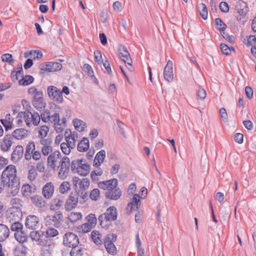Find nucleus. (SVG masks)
<instances>
[{
	"mask_svg": "<svg viewBox=\"0 0 256 256\" xmlns=\"http://www.w3.org/2000/svg\"><path fill=\"white\" fill-rule=\"evenodd\" d=\"M2 188L8 189V192L14 196L19 192L20 179L16 175V169L14 166L9 165L4 170L0 178Z\"/></svg>",
	"mask_w": 256,
	"mask_h": 256,
	"instance_id": "f257e3e1",
	"label": "nucleus"
},
{
	"mask_svg": "<svg viewBox=\"0 0 256 256\" xmlns=\"http://www.w3.org/2000/svg\"><path fill=\"white\" fill-rule=\"evenodd\" d=\"M118 211L114 206L108 208L104 213L100 215L98 218L101 226L105 229H108L111 225L112 221L117 219Z\"/></svg>",
	"mask_w": 256,
	"mask_h": 256,
	"instance_id": "f03ea898",
	"label": "nucleus"
},
{
	"mask_svg": "<svg viewBox=\"0 0 256 256\" xmlns=\"http://www.w3.org/2000/svg\"><path fill=\"white\" fill-rule=\"evenodd\" d=\"M70 168L72 172L85 176L90 172V166L86 160L77 159L72 162Z\"/></svg>",
	"mask_w": 256,
	"mask_h": 256,
	"instance_id": "7ed1b4c3",
	"label": "nucleus"
},
{
	"mask_svg": "<svg viewBox=\"0 0 256 256\" xmlns=\"http://www.w3.org/2000/svg\"><path fill=\"white\" fill-rule=\"evenodd\" d=\"M62 160L63 157H62L60 152L59 150H54L48 157V166L53 170L57 171L58 170Z\"/></svg>",
	"mask_w": 256,
	"mask_h": 256,
	"instance_id": "20e7f679",
	"label": "nucleus"
},
{
	"mask_svg": "<svg viewBox=\"0 0 256 256\" xmlns=\"http://www.w3.org/2000/svg\"><path fill=\"white\" fill-rule=\"evenodd\" d=\"M63 220V216L60 211L56 212L54 215L47 216L45 219L46 226L60 228Z\"/></svg>",
	"mask_w": 256,
	"mask_h": 256,
	"instance_id": "39448f33",
	"label": "nucleus"
},
{
	"mask_svg": "<svg viewBox=\"0 0 256 256\" xmlns=\"http://www.w3.org/2000/svg\"><path fill=\"white\" fill-rule=\"evenodd\" d=\"M47 92L48 96L53 101L58 104H62L63 102L62 92L57 87L50 86L48 87Z\"/></svg>",
	"mask_w": 256,
	"mask_h": 256,
	"instance_id": "423d86ee",
	"label": "nucleus"
},
{
	"mask_svg": "<svg viewBox=\"0 0 256 256\" xmlns=\"http://www.w3.org/2000/svg\"><path fill=\"white\" fill-rule=\"evenodd\" d=\"M116 239V236L114 234H108L104 239V245L107 252L112 255L116 254V248L114 244Z\"/></svg>",
	"mask_w": 256,
	"mask_h": 256,
	"instance_id": "0eeeda50",
	"label": "nucleus"
},
{
	"mask_svg": "<svg viewBox=\"0 0 256 256\" xmlns=\"http://www.w3.org/2000/svg\"><path fill=\"white\" fill-rule=\"evenodd\" d=\"M70 166V158L66 156H63V160L58 169V177L59 178L64 180L66 178L68 174Z\"/></svg>",
	"mask_w": 256,
	"mask_h": 256,
	"instance_id": "6e6552de",
	"label": "nucleus"
},
{
	"mask_svg": "<svg viewBox=\"0 0 256 256\" xmlns=\"http://www.w3.org/2000/svg\"><path fill=\"white\" fill-rule=\"evenodd\" d=\"M118 52L120 58L126 64L128 68L132 71V60L126 48L124 46L120 45L118 46Z\"/></svg>",
	"mask_w": 256,
	"mask_h": 256,
	"instance_id": "1a4fd4ad",
	"label": "nucleus"
},
{
	"mask_svg": "<svg viewBox=\"0 0 256 256\" xmlns=\"http://www.w3.org/2000/svg\"><path fill=\"white\" fill-rule=\"evenodd\" d=\"M63 244L64 246L72 248L79 244V238L76 234L68 232L63 236Z\"/></svg>",
	"mask_w": 256,
	"mask_h": 256,
	"instance_id": "9d476101",
	"label": "nucleus"
},
{
	"mask_svg": "<svg viewBox=\"0 0 256 256\" xmlns=\"http://www.w3.org/2000/svg\"><path fill=\"white\" fill-rule=\"evenodd\" d=\"M41 119L44 122L56 124L60 122V114L58 112H51L48 110L44 111L41 113Z\"/></svg>",
	"mask_w": 256,
	"mask_h": 256,
	"instance_id": "9b49d317",
	"label": "nucleus"
},
{
	"mask_svg": "<svg viewBox=\"0 0 256 256\" xmlns=\"http://www.w3.org/2000/svg\"><path fill=\"white\" fill-rule=\"evenodd\" d=\"M78 202V194L76 192H72L64 204L66 211H70L76 208Z\"/></svg>",
	"mask_w": 256,
	"mask_h": 256,
	"instance_id": "f8f14e48",
	"label": "nucleus"
},
{
	"mask_svg": "<svg viewBox=\"0 0 256 256\" xmlns=\"http://www.w3.org/2000/svg\"><path fill=\"white\" fill-rule=\"evenodd\" d=\"M25 225L27 228L30 229L38 228L40 225V219L35 215L30 214L26 219Z\"/></svg>",
	"mask_w": 256,
	"mask_h": 256,
	"instance_id": "ddd939ff",
	"label": "nucleus"
},
{
	"mask_svg": "<svg viewBox=\"0 0 256 256\" xmlns=\"http://www.w3.org/2000/svg\"><path fill=\"white\" fill-rule=\"evenodd\" d=\"M32 104L34 108L38 110H40L44 107L45 103L44 102L43 92L42 91L36 92L33 96Z\"/></svg>",
	"mask_w": 256,
	"mask_h": 256,
	"instance_id": "4468645a",
	"label": "nucleus"
},
{
	"mask_svg": "<svg viewBox=\"0 0 256 256\" xmlns=\"http://www.w3.org/2000/svg\"><path fill=\"white\" fill-rule=\"evenodd\" d=\"M52 143V141L50 138L40 140V144L42 145V152L44 156H47L52 152H53L52 148L51 146Z\"/></svg>",
	"mask_w": 256,
	"mask_h": 256,
	"instance_id": "2eb2a0df",
	"label": "nucleus"
},
{
	"mask_svg": "<svg viewBox=\"0 0 256 256\" xmlns=\"http://www.w3.org/2000/svg\"><path fill=\"white\" fill-rule=\"evenodd\" d=\"M54 191V184L50 182H46L42 187V194L46 199H50L52 196Z\"/></svg>",
	"mask_w": 256,
	"mask_h": 256,
	"instance_id": "dca6fc26",
	"label": "nucleus"
},
{
	"mask_svg": "<svg viewBox=\"0 0 256 256\" xmlns=\"http://www.w3.org/2000/svg\"><path fill=\"white\" fill-rule=\"evenodd\" d=\"M164 77L166 80L170 82L173 80L174 73L172 70V62L169 60L164 70Z\"/></svg>",
	"mask_w": 256,
	"mask_h": 256,
	"instance_id": "f3484780",
	"label": "nucleus"
},
{
	"mask_svg": "<svg viewBox=\"0 0 256 256\" xmlns=\"http://www.w3.org/2000/svg\"><path fill=\"white\" fill-rule=\"evenodd\" d=\"M62 65L58 62H48L46 64H43L40 66V69L42 70L50 72L58 71L62 69Z\"/></svg>",
	"mask_w": 256,
	"mask_h": 256,
	"instance_id": "a211bd4d",
	"label": "nucleus"
},
{
	"mask_svg": "<svg viewBox=\"0 0 256 256\" xmlns=\"http://www.w3.org/2000/svg\"><path fill=\"white\" fill-rule=\"evenodd\" d=\"M118 184V180L116 178H113L108 180L100 182L98 183V186L104 190H110V189L115 188L117 186Z\"/></svg>",
	"mask_w": 256,
	"mask_h": 256,
	"instance_id": "6ab92c4d",
	"label": "nucleus"
},
{
	"mask_svg": "<svg viewBox=\"0 0 256 256\" xmlns=\"http://www.w3.org/2000/svg\"><path fill=\"white\" fill-rule=\"evenodd\" d=\"M236 8L237 12L242 18H244L248 12V7L247 3L242 0H239L236 2Z\"/></svg>",
	"mask_w": 256,
	"mask_h": 256,
	"instance_id": "aec40b11",
	"label": "nucleus"
},
{
	"mask_svg": "<svg viewBox=\"0 0 256 256\" xmlns=\"http://www.w3.org/2000/svg\"><path fill=\"white\" fill-rule=\"evenodd\" d=\"M73 182L76 187H79L80 190H86L90 186V182L87 178L80 179L75 177L73 178Z\"/></svg>",
	"mask_w": 256,
	"mask_h": 256,
	"instance_id": "412c9836",
	"label": "nucleus"
},
{
	"mask_svg": "<svg viewBox=\"0 0 256 256\" xmlns=\"http://www.w3.org/2000/svg\"><path fill=\"white\" fill-rule=\"evenodd\" d=\"M24 154V148L22 146H17L11 156V160L14 163L18 162Z\"/></svg>",
	"mask_w": 256,
	"mask_h": 256,
	"instance_id": "4be33fe9",
	"label": "nucleus"
},
{
	"mask_svg": "<svg viewBox=\"0 0 256 256\" xmlns=\"http://www.w3.org/2000/svg\"><path fill=\"white\" fill-rule=\"evenodd\" d=\"M140 206V196L138 194L134 195L133 198L130 202L128 204L126 209L128 210H130V212L132 210H137Z\"/></svg>",
	"mask_w": 256,
	"mask_h": 256,
	"instance_id": "5701e85b",
	"label": "nucleus"
},
{
	"mask_svg": "<svg viewBox=\"0 0 256 256\" xmlns=\"http://www.w3.org/2000/svg\"><path fill=\"white\" fill-rule=\"evenodd\" d=\"M105 196L106 198L113 200H117L120 198L122 192L119 188L116 186L115 188H112L110 190L106 192Z\"/></svg>",
	"mask_w": 256,
	"mask_h": 256,
	"instance_id": "b1692460",
	"label": "nucleus"
},
{
	"mask_svg": "<svg viewBox=\"0 0 256 256\" xmlns=\"http://www.w3.org/2000/svg\"><path fill=\"white\" fill-rule=\"evenodd\" d=\"M12 138L10 134H6L4 136L0 144V149L2 152H8L10 150L12 145Z\"/></svg>",
	"mask_w": 256,
	"mask_h": 256,
	"instance_id": "393cba45",
	"label": "nucleus"
},
{
	"mask_svg": "<svg viewBox=\"0 0 256 256\" xmlns=\"http://www.w3.org/2000/svg\"><path fill=\"white\" fill-rule=\"evenodd\" d=\"M30 200L32 203L37 208L44 209L46 207V202L40 196L34 195L31 197Z\"/></svg>",
	"mask_w": 256,
	"mask_h": 256,
	"instance_id": "a878e982",
	"label": "nucleus"
},
{
	"mask_svg": "<svg viewBox=\"0 0 256 256\" xmlns=\"http://www.w3.org/2000/svg\"><path fill=\"white\" fill-rule=\"evenodd\" d=\"M38 244L42 246V248H52L54 246L53 240L47 238L42 234V238L38 243Z\"/></svg>",
	"mask_w": 256,
	"mask_h": 256,
	"instance_id": "bb28decb",
	"label": "nucleus"
},
{
	"mask_svg": "<svg viewBox=\"0 0 256 256\" xmlns=\"http://www.w3.org/2000/svg\"><path fill=\"white\" fill-rule=\"evenodd\" d=\"M106 158V152L104 150H101L98 152L94 158V166L98 168L102 164Z\"/></svg>",
	"mask_w": 256,
	"mask_h": 256,
	"instance_id": "cd10ccee",
	"label": "nucleus"
},
{
	"mask_svg": "<svg viewBox=\"0 0 256 256\" xmlns=\"http://www.w3.org/2000/svg\"><path fill=\"white\" fill-rule=\"evenodd\" d=\"M64 204V200L60 197H56L51 202L50 209L52 210H59Z\"/></svg>",
	"mask_w": 256,
	"mask_h": 256,
	"instance_id": "c85d7f7f",
	"label": "nucleus"
},
{
	"mask_svg": "<svg viewBox=\"0 0 256 256\" xmlns=\"http://www.w3.org/2000/svg\"><path fill=\"white\" fill-rule=\"evenodd\" d=\"M65 140L66 142L65 144L68 146L71 150L74 148L76 146V142L74 140V138H71L70 136V129H66L65 133Z\"/></svg>",
	"mask_w": 256,
	"mask_h": 256,
	"instance_id": "c756f323",
	"label": "nucleus"
},
{
	"mask_svg": "<svg viewBox=\"0 0 256 256\" xmlns=\"http://www.w3.org/2000/svg\"><path fill=\"white\" fill-rule=\"evenodd\" d=\"M22 116H24V118L26 126L30 127L32 126V113L28 110L24 112H20L18 114V118H22Z\"/></svg>",
	"mask_w": 256,
	"mask_h": 256,
	"instance_id": "7c9ffc66",
	"label": "nucleus"
},
{
	"mask_svg": "<svg viewBox=\"0 0 256 256\" xmlns=\"http://www.w3.org/2000/svg\"><path fill=\"white\" fill-rule=\"evenodd\" d=\"M27 132L28 131L24 128H18L14 131L12 136L16 140H22L27 136Z\"/></svg>",
	"mask_w": 256,
	"mask_h": 256,
	"instance_id": "2f4dec72",
	"label": "nucleus"
},
{
	"mask_svg": "<svg viewBox=\"0 0 256 256\" xmlns=\"http://www.w3.org/2000/svg\"><path fill=\"white\" fill-rule=\"evenodd\" d=\"M23 201L17 198H12L10 201V204L12 206V210H21L20 208L23 206Z\"/></svg>",
	"mask_w": 256,
	"mask_h": 256,
	"instance_id": "473e14b6",
	"label": "nucleus"
},
{
	"mask_svg": "<svg viewBox=\"0 0 256 256\" xmlns=\"http://www.w3.org/2000/svg\"><path fill=\"white\" fill-rule=\"evenodd\" d=\"M34 150L35 144L34 142H30L27 144L24 154V158L26 160H29L31 159L32 154Z\"/></svg>",
	"mask_w": 256,
	"mask_h": 256,
	"instance_id": "72a5a7b5",
	"label": "nucleus"
},
{
	"mask_svg": "<svg viewBox=\"0 0 256 256\" xmlns=\"http://www.w3.org/2000/svg\"><path fill=\"white\" fill-rule=\"evenodd\" d=\"M10 230L8 227L4 224H0V240H5L9 236Z\"/></svg>",
	"mask_w": 256,
	"mask_h": 256,
	"instance_id": "f704fd0d",
	"label": "nucleus"
},
{
	"mask_svg": "<svg viewBox=\"0 0 256 256\" xmlns=\"http://www.w3.org/2000/svg\"><path fill=\"white\" fill-rule=\"evenodd\" d=\"M84 252V248L82 244H78L76 246L72 247L70 252V256H82Z\"/></svg>",
	"mask_w": 256,
	"mask_h": 256,
	"instance_id": "c9c22d12",
	"label": "nucleus"
},
{
	"mask_svg": "<svg viewBox=\"0 0 256 256\" xmlns=\"http://www.w3.org/2000/svg\"><path fill=\"white\" fill-rule=\"evenodd\" d=\"M89 141L86 138H84L78 144V150L79 152H86L89 148Z\"/></svg>",
	"mask_w": 256,
	"mask_h": 256,
	"instance_id": "e433bc0d",
	"label": "nucleus"
},
{
	"mask_svg": "<svg viewBox=\"0 0 256 256\" xmlns=\"http://www.w3.org/2000/svg\"><path fill=\"white\" fill-rule=\"evenodd\" d=\"M26 254L27 248L22 245L16 246L14 250V256H26Z\"/></svg>",
	"mask_w": 256,
	"mask_h": 256,
	"instance_id": "4c0bfd02",
	"label": "nucleus"
},
{
	"mask_svg": "<svg viewBox=\"0 0 256 256\" xmlns=\"http://www.w3.org/2000/svg\"><path fill=\"white\" fill-rule=\"evenodd\" d=\"M91 238L94 242L97 245H102V234L97 230H93L91 232Z\"/></svg>",
	"mask_w": 256,
	"mask_h": 256,
	"instance_id": "58836bf2",
	"label": "nucleus"
},
{
	"mask_svg": "<svg viewBox=\"0 0 256 256\" xmlns=\"http://www.w3.org/2000/svg\"><path fill=\"white\" fill-rule=\"evenodd\" d=\"M38 138L40 140L46 139V136L48 132H49V127L46 125H43L38 128Z\"/></svg>",
	"mask_w": 256,
	"mask_h": 256,
	"instance_id": "ea45409f",
	"label": "nucleus"
},
{
	"mask_svg": "<svg viewBox=\"0 0 256 256\" xmlns=\"http://www.w3.org/2000/svg\"><path fill=\"white\" fill-rule=\"evenodd\" d=\"M68 218L71 223H75L82 218V214L80 212H71L68 216Z\"/></svg>",
	"mask_w": 256,
	"mask_h": 256,
	"instance_id": "a19ab883",
	"label": "nucleus"
},
{
	"mask_svg": "<svg viewBox=\"0 0 256 256\" xmlns=\"http://www.w3.org/2000/svg\"><path fill=\"white\" fill-rule=\"evenodd\" d=\"M45 236L51 239L52 238L56 236L58 234V231L52 226H48L46 230L42 233Z\"/></svg>",
	"mask_w": 256,
	"mask_h": 256,
	"instance_id": "79ce46f5",
	"label": "nucleus"
},
{
	"mask_svg": "<svg viewBox=\"0 0 256 256\" xmlns=\"http://www.w3.org/2000/svg\"><path fill=\"white\" fill-rule=\"evenodd\" d=\"M198 8L201 17L204 20L208 18V10L206 5L201 3L198 6Z\"/></svg>",
	"mask_w": 256,
	"mask_h": 256,
	"instance_id": "37998d69",
	"label": "nucleus"
},
{
	"mask_svg": "<svg viewBox=\"0 0 256 256\" xmlns=\"http://www.w3.org/2000/svg\"><path fill=\"white\" fill-rule=\"evenodd\" d=\"M34 78L30 75H26L24 77L22 76V78L18 81L20 85L28 86L34 82Z\"/></svg>",
	"mask_w": 256,
	"mask_h": 256,
	"instance_id": "c03bdc74",
	"label": "nucleus"
},
{
	"mask_svg": "<svg viewBox=\"0 0 256 256\" xmlns=\"http://www.w3.org/2000/svg\"><path fill=\"white\" fill-rule=\"evenodd\" d=\"M14 238L20 243H23L26 240V236L22 229L15 232Z\"/></svg>",
	"mask_w": 256,
	"mask_h": 256,
	"instance_id": "a18cd8bd",
	"label": "nucleus"
},
{
	"mask_svg": "<svg viewBox=\"0 0 256 256\" xmlns=\"http://www.w3.org/2000/svg\"><path fill=\"white\" fill-rule=\"evenodd\" d=\"M18 69V71H12L11 72V78L14 82L18 80L20 78H22L23 76L22 66H21Z\"/></svg>",
	"mask_w": 256,
	"mask_h": 256,
	"instance_id": "49530a36",
	"label": "nucleus"
},
{
	"mask_svg": "<svg viewBox=\"0 0 256 256\" xmlns=\"http://www.w3.org/2000/svg\"><path fill=\"white\" fill-rule=\"evenodd\" d=\"M215 25L216 28L220 32V34L224 32L226 25L220 18H216L214 20Z\"/></svg>",
	"mask_w": 256,
	"mask_h": 256,
	"instance_id": "de8ad7c7",
	"label": "nucleus"
},
{
	"mask_svg": "<svg viewBox=\"0 0 256 256\" xmlns=\"http://www.w3.org/2000/svg\"><path fill=\"white\" fill-rule=\"evenodd\" d=\"M38 176V173L35 166H31L29 168L28 170V178L30 181H34L36 180Z\"/></svg>",
	"mask_w": 256,
	"mask_h": 256,
	"instance_id": "09e8293b",
	"label": "nucleus"
},
{
	"mask_svg": "<svg viewBox=\"0 0 256 256\" xmlns=\"http://www.w3.org/2000/svg\"><path fill=\"white\" fill-rule=\"evenodd\" d=\"M87 223L94 228L96 224L97 219L96 215L94 214H90L86 218Z\"/></svg>",
	"mask_w": 256,
	"mask_h": 256,
	"instance_id": "8fccbe9b",
	"label": "nucleus"
},
{
	"mask_svg": "<svg viewBox=\"0 0 256 256\" xmlns=\"http://www.w3.org/2000/svg\"><path fill=\"white\" fill-rule=\"evenodd\" d=\"M21 210H12L9 218L14 221H18L22 216Z\"/></svg>",
	"mask_w": 256,
	"mask_h": 256,
	"instance_id": "3c124183",
	"label": "nucleus"
},
{
	"mask_svg": "<svg viewBox=\"0 0 256 256\" xmlns=\"http://www.w3.org/2000/svg\"><path fill=\"white\" fill-rule=\"evenodd\" d=\"M32 186L28 184H25L22 187V192L23 196H29L32 193Z\"/></svg>",
	"mask_w": 256,
	"mask_h": 256,
	"instance_id": "603ef678",
	"label": "nucleus"
},
{
	"mask_svg": "<svg viewBox=\"0 0 256 256\" xmlns=\"http://www.w3.org/2000/svg\"><path fill=\"white\" fill-rule=\"evenodd\" d=\"M73 124L78 131L82 132L84 130L85 125L82 121L75 119L73 120Z\"/></svg>",
	"mask_w": 256,
	"mask_h": 256,
	"instance_id": "864d4df0",
	"label": "nucleus"
},
{
	"mask_svg": "<svg viewBox=\"0 0 256 256\" xmlns=\"http://www.w3.org/2000/svg\"><path fill=\"white\" fill-rule=\"evenodd\" d=\"M70 184L69 182L65 181L62 182L60 186V192L61 194H65L70 190Z\"/></svg>",
	"mask_w": 256,
	"mask_h": 256,
	"instance_id": "5fc2aeb1",
	"label": "nucleus"
},
{
	"mask_svg": "<svg viewBox=\"0 0 256 256\" xmlns=\"http://www.w3.org/2000/svg\"><path fill=\"white\" fill-rule=\"evenodd\" d=\"M30 237L33 241H36L38 242L42 238V234H40V233L38 231L34 230L30 232Z\"/></svg>",
	"mask_w": 256,
	"mask_h": 256,
	"instance_id": "6e6d98bb",
	"label": "nucleus"
},
{
	"mask_svg": "<svg viewBox=\"0 0 256 256\" xmlns=\"http://www.w3.org/2000/svg\"><path fill=\"white\" fill-rule=\"evenodd\" d=\"M23 229V225L18 221H14L10 226L12 231L17 232L20 230Z\"/></svg>",
	"mask_w": 256,
	"mask_h": 256,
	"instance_id": "4d7b16f0",
	"label": "nucleus"
},
{
	"mask_svg": "<svg viewBox=\"0 0 256 256\" xmlns=\"http://www.w3.org/2000/svg\"><path fill=\"white\" fill-rule=\"evenodd\" d=\"M2 60L3 62H6L8 64H12L14 62L12 56L10 54H5L2 55Z\"/></svg>",
	"mask_w": 256,
	"mask_h": 256,
	"instance_id": "13d9d810",
	"label": "nucleus"
},
{
	"mask_svg": "<svg viewBox=\"0 0 256 256\" xmlns=\"http://www.w3.org/2000/svg\"><path fill=\"white\" fill-rule=\"evenodd\" d=\"M41 119V115L40 116L38 113L36 112L32 114V123L34 126H38L40 122Z\"/></svg>",
	"mask_w": 256,
	"mask_h": 256,
	"instance_id": "bf43d9fd",
	"label": "nucleus"
},
{
	"mask_svg": "<svg viewBox=\"0 0 256 256\" xmlns=\"http://www.w3.org/2000/svg\"><path fill=\"white\" fill-rule=\"evenodd\" d=\"M78 194V202L80 204H84L88 200V194L86 192H82L80 194Z\"/></svg>",
	"mask_w": 256,
	"mask_h": 256,
	"instance_id": "052dcab7",
	"label": "nucleus"
},
{
	"mask_svg": "<svg viewBox=\"0 0 256 256\" xmlns=\"http://www.w3.org/2000/svg\"><path fill=\"white\" fill-rule=\"evenodd\" d=\"M90 196L92 200H97L100 198V190L98 188L92 190L90 194Z\"/></svg>",
	"mask_w": 256,
	"mask_h": 256,
	"instance_id": "680f3d73",
	"label": "nucleus"
},
{
	"mask_svg": "<svg viewBox=\"0 0 256 256\" xmlns=\"http://www.w3.org/2000/svg\"><path fill=\"white\" fill-rule=\"evenodd\" d=\"M94 58L96 62L100 65H102L104 63L102 58V53L99 50H96L94 52Z\"/></svg>",
	"mask_w": 256,
	"mask_h": 256,
	"instance_id": "e2e57ef3",
	"label": "nucleus"
},
{
	"mask_svg": "<svg viewBox=\"0 0 256 256\" xmlns=\"http://www.w3.org/2000/svg\"><path fill=\"white\" fill-rule=\"evenodd\" d=\"M231 48L234 50V49L232 47L230 48L228 45L226 44H220V49L222 52L226 55H228L230 54Z\"/></svg>",
	"mask_w": 256,
	"mask_h": 256,
	"instance_id": "0e129e2a",
	"label": "nucleus"
},
{
	"mask_svg": "<svg viewBox=\"0 0 256 256\" xmlns=\"http://www.w3.org/2000/svg\"><path fill=\"white\" fill-rule=\"evenodd\" d=\"M221 35L225 38L228 42L231 44H234L235 42L236 38L233 36H230L228 34L224 32H222Z\"/></svg>",
	"mask_w": 256,
	"mask_h": 256,
	"instance_id": "69168bd1",
	"label": "nucleus"
},
{
	"mask_svg": "<svg viewBox=\"0 0 256 256\" xmlns=\"http://www.w3.org/2000/svg\"><path fill=\"white\" fill-rule=\"evenodd\" d=\"M220 114L224 122H228V114L224 108H222L220 110Z\"/></svg>",
	"mask_w": 256,
	"mask_h": 256,
	"instance_id": "338daca9",
	"label": "nucleus"
},
{
	"mask_svg": "<svg viewBox=\"0 0 256 256\" xmlns=\"http://www.w3.org/2000/svg\"><path fill=\"white\" fill-rule=\"evenodd\" d=\"M220 9L223 12H227L229 10V6L227 2H222L219 5Z\"/></svg>",
	"mask_w": 256,
	"mask_h": 256,
	"instance_id": "774afa93",
	"label": "nucleus"
}]
</instances>
